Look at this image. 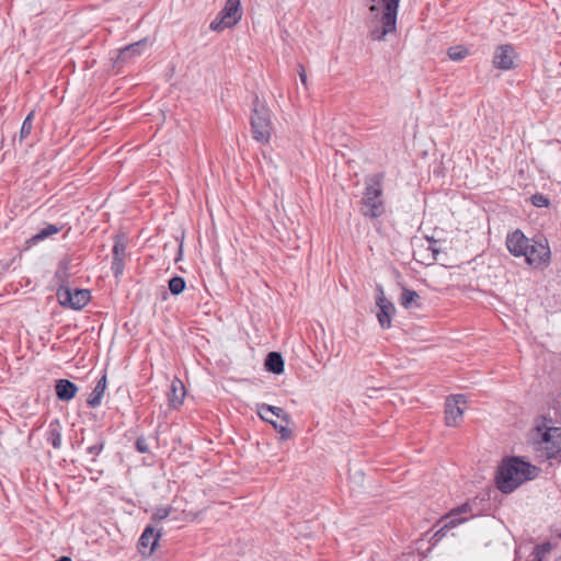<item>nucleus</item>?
<instances>
[{
    "label": "nucleus",
    "mask_w": 561,
    "mask_h": 561,
    "mask_svg": "<svg viewBox=\"0 0 561 561\" xmlns=\"http://www.w3.org/2000/svg\"><path fill=\"white\" fill-rule=\"evenodd\" d=\"M540 469L522 457H505L497 467L495 482L497 489L510 494L523 483L534 480Z\"/></svg>",
    "instance_id": "1"
},
{
    "label": "nucleus",
    "mask_w": 561,
    "mask_h": 561,
    "mask_svg": "<svg viewBox=\"0 0 561 561\" xmlns=\"http://www.w3.org/2000/svg\"><path fill=\"white\" fill-rule=\"evenodd\" d=\"M383 173L368 174L364 179V192L358 204L359 213L367 219L382 217L387 211L383 196Z\"/></svg>",
    "instance_id": "2"
},
{
    "label": "nucleus",
    "mask_w": 561,
    "mask_h": 561,
    "mask_svg": "<svg viewBox=\"0 0 561 561\" xmlns=\"http://www.w3.org/2000/svg\"><path fill=\"white\" fill-rule=\"evenodd\" d=\"M250 124L253 139L261 144H267L273 133L271 111L257 95L252 102Z\"/></svg>",
    "instance_id": "3"
},
{
    "label": "nucleus",
    "mask_w": 561,
    "mask_h": 561,
    "mask_svg": "<svg viewBox=\"0 0 561 561\" xmlns=\"http://www.w3.org/2000/svg\"><path fill=\"white\" fill-rule=\"evenodd\" d=\"M399 3L400 0H378L382 12L380 26L370 31V37L373 39L382 41L387 34L396 31Z\"/></svg>",
    "instance_id": "4"
},
{
    "label": "nucleus",
    "mask_w": 561,
    "mask_h": 561,
    "mask_svg": "<svg viewBox=\"0 0 561 561\" xmlns=\"http://www.w3.org/2000/svg\"><path fill=\"white\" fill-rule=\"evenodd\" d=\"M242 18L241 0H227L224 9L210 22L209 28L220 32L234 26Z\"/></svg>",
    "instance_id": "5"
},
{
    "label": "nucleus",
    "mask_w": 561,
    "mask_h": 561,
    "mask_svg": "<svg viewBox=\"0 0 561 561\" xmlns=\"http://www.w3.org/2000/svg\"><path fill=\"white\" fill-rule=\"evenodd\" d=\"M56 295L60 305L75 310L82 309L91 298L88 289H71L67 285H60Z\"/></svg>",
    "instance_id": "6"
},
{
    "label": "nucleus",
    "mask_w": 561,
    "mask_h": 561,
    "mask_svg": "<svg viewBox=\"0 0 561 561\" xmlns=\"http://www.w3.org/2000/svg\"><path fill=\"white\" fill-rule=\"evenodd\" d=\"M526 250L525 260L529 265H541L550 262V248L546 238L533 239Z\"/></svg>",
    "instance_id": "7"
},
{
    "label": "nucleus",
    "mask_w": 561,
    "mask_h": 561,
    "mask_svg": "<svg viewBox=\"0 0 561 561\" xmlns=\"http://www.w3.org/2000/svg\"><path fill=\"white\" fill-rule=\"evenodd\" d=\"M537 430L541 437V444L545 445L548 458H553L561 453V427L543 424Z\"/></svg>",
    "instance_id": "8"
},
{
    "label": "nucleus",
    "mask_w": 561,
    "mask_h": 561,
    "mask_svg": "<svg viewBox=\"0 0 561 561\" xmlns=\"http://www.w3.org/2000/svg\"><path fill=\"white\" fill-rule=\"evenodd\" d=\"M466 403V397L463 394H453L446 399L445 403V422L448 426L458 425V420L463 414L461 404Z\"/></svg>",
    "instance_id": "9"
},
{
    "label": "nucleus",
    "mask_w": 561,
    "mask_h": 561,
    "mask_svg": "<svg viewBox=\"0 0 561 561\" xmlns=\"http://www.w3.org/2000/svg\"><path fill=\"white\" fill-rule=\"evenodd\" d=\"M515 50L510 44L500 45L493 56V65L497 69L510 70L515 67Z\"/></svg>",
    "instance_id": "10"
},
{
    "label": "nucleus",
    "mask_w": 561,
    "mask_h": 561,
    "mask_svg": "<svg viewBox=\"0 0 561 561\" xmlns=\"http://www.w3.org/2000/svg\"><path fill=\"white\" fill-rule=\"evenodd\" d=\"M531 240L528 239L522 230L516 229L511 232L506 237V247L510 253L514 256H525L526 250L529 249V242Z\"/></svg>",
    "instance_id": "11"
},
{
    "label": "nucleus",
    "mask_w": 561,
    "mask_h": 561,
    "mask_svg": "<svg viewBox=\"0 0 561 561\" xmlns=\"http://www.w3.org/2000/svg\"><path fill=\"white\" fill-rule=\"evenodd\" d=\"M468 511H469V504H462L461 506L453 510L449 513V515L446 517L447 522L445 523V525L434 534L433 540L435 542L442 540L446 536L448 530L462 524L466 520V518L458 517V515L462 514V513H467Z\"/></svg>",
    "instance_id": "12"
},
{
    "label": "nucleus",
    "mask_w": 561,
    "mask_h": 561,
    "mask_svg": "<svg viewBox=\"0 0 561 561\" xmlns=\"http://www.w3.org/2000/svg\"><path fill=\"white\" fill-rule=\"evenodd\" d=\"M160 536V530H157L152 526H147L138 542L140 553L144 556H151L158 545Z\"/></svg>",
    "instance_id": "13"
},
{
    "label": "nucleus",
    "mask_w": 561,
    "mask_h": 561,
    "mask_svg": "<svg viewBox=\"0 0 561 561\" xmlns=\"http://www.w3.org/2000/svg\"><path fill=\"white\" fill-rule=\"evenodd\" d=\"M377 319L382 329H389L391 327L392 316L396 312V308L391 301H389L383 294L377 298Z\"/></svg>",
    "instance_id": "14"
},
{
    "label": "nucleus",
    "mask_w": 561,
    "mask_h": 561,
    "mask_svg": "<svg viewBox=\"0 0 561 561\" xmlns=\"http://www.w3.org/2000/svg\"><path fill=\"white\" fill-rule=\"evenodd\" d=\"M56 396L60 401H70L78 392V387L68 379H59L55 385Z\"/></svg>",
    "instance_id": "15"
},
{
    "label": "nucleus",
    "mask_w": 561,
    "mask_h": 561,
    "mask_svg": "<svg viewBox=\"0 0 561 561\" xmlns=\"http://www.w3.org/2000/svg\"><path fill=\"white\" fill-rule=\"evenodd\" d=\"M185 398V388L180 379H174L170 385V391L168 393L169 404L171 408H179Z\"/></svg>",
    "instance_id": "16"
},
{
    "label": "nucleus",
    "mask_w": 561,
    "mask_h": 561,
    "mask_svg": "<svg viewBox=\"0 0 561 561\" xmlns=\"http://www.w3.org/2000/svg\"><path fill=\"white\" fill-rule=\"evenodd\" d=\"M267 413H271L273 416L280 419L282 423L286 425L290 422V415L282 408L266 403L257 404V414L262 420H267Z\"/></svg>",
    "instance_id": "17"
},
{
    "label": "nucleus",
    "mask_w": 561,
    "mask_h": 561,
    "mask_svg": "<svg viewBox=\"0 0 561 561\" xmlns=\"http://www.w3.org/2000/svg\"><path fill=\"white\" fill-rule=\"evenodd\" d=\"M148 44V41L141 39L136 43H133L124 48H122L118 53V56L116 58L117 64H124L133 56H137L141 54V49L146 47Z\"/></svg>",
    "instance_id": "18"
},
{
    "label": "nucleus",
    "mask_w": 561,
    "mask_h": 561,
    "mask_svg": "<svg viewBox=\"0 0 561 561\" xmlns=\"http://www.w3.org/2000/svg\"><path fill=\"white\" fill-rule=\"evenodd\" d=\"M106 387L107 378L106 375H103L88 399V404L91 408H96L101 404Z\"/></svg>",
    "instance_id": "19"
},
{
    "label": "nucleus",
    "mask_w": 561,
    "mask_h": 561,
    "mask_svg": "<svg viewBox=\"0 0 561 561\" xmlns=\"http://www.w3.org/2000/svg\"><path fill=\"white\" fill-rule=\"evenodd\" d=\"M428 247L422 252L419 251L420 260L419 262L424 263L426 265L434 264L439 254V250L435 247L436 240L433 238H427Z\"/></svg>",
    "instance_id": "20"
},
{
    "label": "nucleus",
    "mask_w": 561,
    "mask_h": 561,
    "mask_svg": "<svg viewBox=\"0 0 561 561\" xmlns=\"http://www.w3.org/2000/svg\"><path fill=\"white\" fill-rule=\"evenodd\" d=\"M46 439L55 449L61 447V425L58 420H54L49 423Z\"/></svg>",
    "instance_id": "21"
},
{
    "label": "nucleus",
    "mask_w": 561,
    "mask_h": 561,
    "mask_svg": "<svg viewBox=\"0 0 561 561\" xmlns=\"http://www.w3.org/2000/svg\"><path fill=\"white\" fill-rule=\"evenodd\" d=\"M265 368L273 374H282L284 371V359L277 352H271L265 358Z\"/></svg>",
    "instance_id": "22"
},
{
    "label": "nucleus",
    "mask_w": 561,
    "mask_h": 561,
    "mask_svg": "<svg viewBox=\"0 0 561 561\" xmlns=\"http://www.w3.org/2000/svg\"><path fill=\"white\" fill-rule=\"evenodd\" d=\"M420 300L421 297L415 290L403 288L400 302L405 309L419 308L421 306Z\"/></svg>",
    "instance_id": "23"
},
{
    "label": "nucleus",
    "mask_w": 561,
    "mask_h": 561,
    "mask_svg": "<svg viewBox=\"0 0 561 561\" xmlns=\"http://www.w3.org/2000/svg\"><path fill=\"white\" fill-rule=\"evenodd\" d=\"M59 231H60V228L57 227L56 225H48L45 228H43L42 230H39L35 236H33L28 240V242L36 243V242L44 240L45 238H48Z\"/></svg>",
    "instance_id": "24"
},
{
    "label": "nucleus",
    "mask_w": 561,
    "mask_h": 561,
    "mask_svg": "<svg viewBox=\"0 0 561 561\" xmlns=\"http://www.w3.org/2000/svg\"><path fill=\"white\" fill-rule=\"evenodd\" d=\"M468 54H469V50L461 45L451 46L447 50L448 57L454 61H460V60L465 59L468 56Z\"/></svg>",
    "instance_id": "25"
},
{
    "label": "nucleus",
    "mask_w": 561,
    "mask_h": 561,
    "mask_svg": "<svg viewBox=\"0 0 561 561\" xmlns=\"http://www.w3.org/2000/svg\"><path fill=\"white\" fill-rule=\"evenodd\" d=\"M169 289L172 295H180L185 289V280L181 276H174L169 280Z\"/></svg>",
    "instance_id": "26"
},
{
    "label": "nucleus",
    "mask_w": 561,
    "mask_h": 561,
    "mask_svg": "<svg viewBox=\"0 0 561 561\" xmlns=\"http://www.w3.org/2000/svg\"><path fill=\"white\" fill-rule=\"evenodd\" d=\"M33 117H34V112L32 111L23 121V124H22V127L20 130L21 139L26 138L31 134V131L33 129Z\"/></svg>",
    "instance_id": "27"
},
{
    "label": "nucleus",
    "mask_w": 561,
    "mask_h": 561,
    "mask_svg": "<svg viewBox=\"0 0 561 561\" xmlns=\"http://www.w3.org/2000/svg\"><path fill=\"white\" fill-rule=\"evenodd\" d=\"M265 422L271 423L274 428L282 435V438H289L291 435V431L286 426V424H278L274 419L267 415V420Z\"/></svg>",
    "instance_id": "28"
},
{
    "label": "nucleus",
    "mask_w": 561,
    "mask_h": 561,
    "mask_svg": "<svg viewBox=\"0 0 561 561\" xmlns=\"http://www.w3.org/2000/svg\"><path fill=\"white\" fill-rule=\"evenodd\" d=\"M55 278L60 285H66L68 278V266L66 263H61L56 271Z\"/></svg>",
    "instance_id": "29"
},
{
    "label": "nucleus",
    "mask_w": 561,
    "mask_h": 561,
    "mask_svg": "<svg viewBox=\"0 0 561 561\" xmlns=\"http://www.w3.org/2000/svg\"><path fill=\"white\" fill-rule=\"evenodd\" d=\"M173 508L171 506L157 507L153 512L152 518L157 522L163 520L170 516Z\"/></svg>",
    "instance_id": "30"
},
{
    "label": "nucleus",
    "mask_w": 561,
    "mask_h": 561,
    "mask_svg": "<svg viewBox=\"0 0 561 561\" xmlns=\"http://www.w3.org/2000/svg\"><path fill=\"white\" fill-rule=\"evenodd\" d=\"M531 204L536 207H548L550 205L549 198L541 194L536 193L530 197Z\"/></svg>",
    "instance_id": "31"
},
{
    "label": "nucleus",
    "mask_w": 561,
    "mask_h": 561,
    "mask_svg": "<svg viewBox=\"0 0 561 561\" xmlns=\"http://www.w3.org/2000/svg\"><path fill=\"white\" fill-rule=\"evenodd\" d=\"M112 271H113L115 277H118L119 275H122L123 271H124V259L113 257Z\"/></svg>",
    "instance_id": "32"
},
{
    "label": "nucleus",
    "mask_w": 561,
    "mask_h": 561,
    "mask_svg": "<svg viewBox=\"0 0 561 561\" xmlns=\"http://www.w3.org/2000/svg\"><path fill=\"white\" fill-rule=\"evenodd\" d=\"M125 244L121 241H116L114 247H113V257H119V259H124L125 257Z\"/></svg>",
    "instance_id": "33"
},
{
    "label": "nucleus",
    "mask_w": 561,
    "mask_h": 561,
    "mask_svg": "<svg viewBox=\"0 0 561 561\" xmlns=\"http://www.w3.org/2000/svg\"><path fill=\"white\" fill-rule=\"evenodd\" d=\"M135 446L136 449L141 454H146L149 451V444L144 436L137 438Z\"/></svg>",
    "instance_id": "34"
},
{
    "label": "nucleus",
    "mask_w": 561,
    "mask_h": 561,
    "mask_svg": "<svg viewBox=\"0 0 561 561\" xmlns=\"http://www.w3.org/2000/svg\"><path fill=\"white\" fill-rule=\"evenodd\" d=\"M104 448V440L100 439L96 444L88 448V453L93 456H98Z\"/></svg>",
    "instance_id": "35"
},
{
    "label": "nucleus",
    "mask_w": 561,
    "mask_h": 561,
    "mask_svg": "<svg viewBox=\"0 0 561 561\" xmlns=\"http://www.w3.org/2000/svg\"><path fill=\"white\" fill-rule=\"evenodd\" d=\"M551 548V545L550 542H547V543H543L541 546H537L536 548V551H537V561H540V553H545V552H548Z\"/></svg>",
    "instance_id": "36"
},
{
    "label": "nucleus",
    "mask_w": 561,
    "mask_h": 561,
    "mask_svg": "<svg viewBox=\"0 0 561 561\" xmlns=\"http://www.w3.org/2000/svg\"><path fill=\"white\" fill-rule=\"evenodd\" d=\"M300 71H299V78H300V81L302 82V84H307V75L305 72V69L304 67L300 65Z\"/></svg>",
    "instance_id": "37"
},
{
    "label": "nucleus",
    "mask_w": 561,
    "mask_h": 561,
    "mask_svg": "<svg viewBox=\"0 0 561 561\" xmlns=\"http://www.w3.org/2000/svg\"><path fill=\"white\" fill-rule=\"evenodd\" d=\"M353 480L362 482L364 480V472H363V470L356 471L355 474L353 476Z\"/></svg>",
    "instance_id": "38"
},
{
    "label": "nucleus",
    "mask_w": 561,
    "mask_h": 561,
    "mask_svg": "<svg viewBox=\"0 0 561 561\" xmlns=\"http://www.w3.org/2000/svg\"><path fill=\"white\" fill-rule=\"evenodd\" d=\"M56 561H72V560H71L69 557L64 556V557H60V558H59L58 560H56Z\"/></svg>",
    "instance_id": "39"
},
{
    "label": "nucleus",
    "mask_w": 561,
    "mask_h": 561,
    "mask_svg": "<svg viewBox=\"0 0 561 561\" xmlns=\"http://www.w3.org/2000/svg\"><path fill=\"white\" fill-rule=\"evenodd\" d=\"M370 10H371V11L377 10V5H371V7H370Z\"/></svg>",
    "instance_id": "40"
},
{
    "label": "nucleus",
    "mask_w": 561,
    "mask_h": 561,
    "mask_svg": "<svg viewBox=\"0 0 561 561\" xmlns=\"http://www.w3.org/2000/svg\"><path fill=\"white\" fill-rule=\"evenodd\" d=\"M554 561H561V556L559 558L554 559Z\"/></svg>",
    "instance_id": "41"
}]
</instances>
